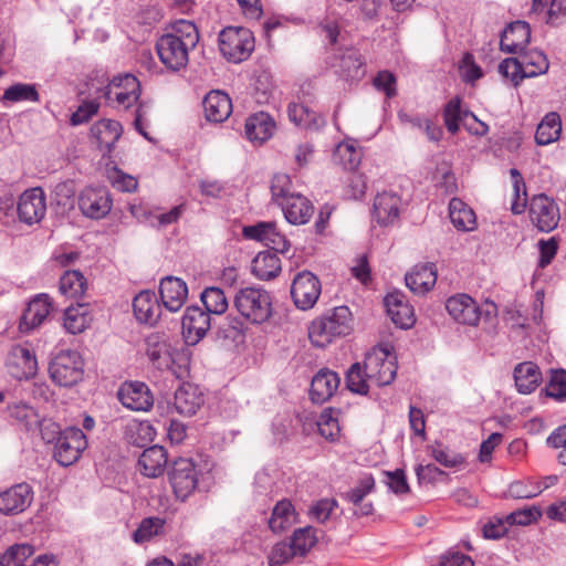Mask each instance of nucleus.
<instances>
[{
	"mask_svg": "<svg viewBox=\"0 0 566 566\" xmlns=\"http://www.w3.org/2000/svg\"><path fill=\"white\" fill-rule=\"evenodd\" d=\"M297 556L293 549L291 542L276 543L269 555L270 566H281L289 563L293 557Z\"/></svg>",
	"mask_w": 566,
	"mask_h": 566,
	"instance_id": "nucleus-60",
	"label": "nucleus"
},
{
	"mask_svg": "<svg viewBox=\"0 0 566 566\" xmlns=\"http://www.w3.org/2000/svg\"><path fill=\"white\" fill-rule=\"evenodd\" d=\"M123 127L119 122L103 118L91 127V135L96 140L103 154H109L119 139Z\"/></svg>",
	"mask_w": 566,
	"mask_h": 566,
	"instance_id": "nucleus-28",
	"label": "nucleus"
},
{
	"mask_svg": "<svg viewBox=\"0 0 566 566\" xmlns=\"http://www.w3.org/2000/svg\"><path fill=\"white\" fill-rule=\"evenodd\" d=\"M117 397L125 408L134 411H147L154 403L148 386L140 381L123 384L118 389Z\"/></svg>",
	"mask_w": 566,
	"mask_h": 566,
	"instance_id": "nucleus-18",
	"label": "nucleus"
},
{
	"mask_svg": "<svg viewBox=\"0 0 566 566\" xmlns=\"http://www.w3.org/2000/svg\"><path fill=\"white\" fill-rule=\"evenodd\" d=\"M219 50L224 59L232 63H241L254 51L253 32L244 27H227L218 38Z\"/></svg>",
	"mask_w": 566,
	"mask_h": 566,
	"instance_id": "nucleus-4",
	"label": "nucleus"
},
{
	"mask_svg": "<svg viewBox=\"0 0 566 566\" xmlns=\"http://www.w3.org/2000/svg\"><path fill=\"white\" fill-rule=\"evenodd\" d=\"M168 480L177 500L185 502L197 489L198 471L189 458L174 460L167 470Z\"/></svg>",
	"mask_w": 566,
	"mask_h": 566,
	"instance_id": "nucleus-6",
	"label": "nucleus"
},
{
	"mask_svg": "<svg viewBox=\"0 0 566 566\" xmlns=\"http://www.w3.org/2000/svg\"><path fill=\"white\" fill-rule=\"evenodd\" d=\"M428 452L431 458L444 468H458L465 462V458L461 453L451 450L440 442L428 446Z\"/></svg>",
	"mask_w": 566,
	"mask_h": 566,
	"instance_id": "nucleus-47",
	"label": "nucleus"
},
{
	"mask_svg": "<svg viewBox=\"0 0 566 566\" xmlns=\"http://www.w3.org/2000/svg\"><path fill=\"white\" fill-rule=\"evenodd\" d=\"M159 296L163 306L169 312H178L188 296L186 282L177 276H166L159 283Z\"/></svg>",
	"mask_w": 566,
	"mask_h": 566,
	"instance_id": "nucleus-22",
	"label": "nucleus"
},
{
	"mask_svg": "<svg viewBox=\"0 0 566 566\" xmlns=\"http://www.w3.org/2000/svg\"><path fill=\"white\" fill-rule=\"evenodd\" d=\"M166 521L159 516H149L140 521L133 533V541L136 544L149 542L155 536L164 534Z\"/></svg>",
	"mask_w": 566,
	"mask_h": 566,
	"instance_id": "nucleus-46",
	"label": "nucleus"
},
{
	"mask_svg": "<svg viewBox=\"0 0 566 566\" xmlns=\"http://www.w3.org/2000/svg\"><path fill=\"white\" fill-rule=\"evenodd\" d=\"M530 218L539 231L551 232L558 226L559 208L553 199L541 193L531 200Z\"/></svg>",
	"mask_w": 566,
	"mask_h": 566,
	"instance_id": "nucleus-10",
	"label": "nucleus"
},
{
	"mask_svg": "<svg viewBox=\"0 0 566 566\" xmlns=\"http://www.w3.org/2000/svg\"><path fill=\"white\" fill-rule=\"evenodd\" d=\"M281 272V260L276 253L263 251L252 261V273L260 280H271Z\"/></svg>",
	"mask_w": 566,
	"mask_h": 566,
	"instance_id": "nucleus-37",
	"label": "nucleus"
},
{
	"mask_svg": "<svg viewBox=\"0 0 566 566\" xmlns=\"http://www.w3.org/2000/svg\"><path fill=\"white\" fill-rule=\"evenodd\" d=\"M367 378L378 387L390 385L397 374L396 356L382 346H376L365 356Z\"/></svg>",
	"mask_w": 566,
	"mask_h": 566,
	"instance_id": "nucleus-5",
	"label": "nucleus"
},
{
	"mask_svg": "<svg viewBox=\"0 0 566 566\" xmlns=\"http://www.w3.org/2000/svg\"><path fill=\"white\" fill-rule=\"evenodd\" d=\"M510 174H511V177L513 180V196H514V199H513L512 206H511V210L513 213L520 214V213L524 212V210L526 208V202H527L526 187H525L524 179L517 169L512 168L510 170Z\"/></svg>",
	"mask_w": 566,
	"mask_h": 566,
	"instance_id": "nucleus-55",
	"label": "nucleus"
},
{
	"mask_svg": "<svg viewBox=\"0 0 566 566\" xmlns=\"http://www.w3.org/2000/svg\"><path fill=\"white\" fill-rule=\"evenodd\" d=\"M290 292L296 308L311 310L321 295V281L314 273L307 270L301 271L293 277Z\"/></svg>",
	"mask_w": 566,
	"mask_h": 566,
	"instance_id": "nucleus-8",
	"label": "nucleus"
},
{
	"mask_svg": "<svg viewBox=\"0 0 566 566\" xmlns=\"http://www.w3.org/2000/svg\"><path fill=\"white\" fill-rule=\"evenodd\" d=\"M287 115L291 122L306 129H317L324 124L323 117L301 103H290Z\"/></svg>",
	"mask_w": 566,
	"mask_h": 566,
	"instance_id": "nucleus-39",
	"label": "nucleus"
},
{
	"mask_svg": "<svg viewBox=\"0 0 566 566\" xmlns=\"http://www.w3.org/2000/svg\"><path fill=\"white\" fill-rule=\"evenodd\" d=\"M274 127L271 116L268 113L259 112L247 118L245 136L251 142L263 143L272 136Z\"/></svg>",
	"mask_w": 566,
	"mask_h": 566,
	"instance_id": "nucleus-34",
	"label": "nucleus"
},
{
	"mask_svg": "<svg viewBox=\"0 0 566 566\" xmlns=\"http://www.w3.org/2000/svg\"><path fill=\"white\" fill-rule=\"evenodd\" d=\"M386 484L389 490L397 495H403L410 492V486L407 482L406 473L402 469H396L395 471H385Z\"/></svg>",
	"mask_w": 566,
	"mask_h": 566,
	"instance_id": "nucleus-61",
	"label": "nucleus"
},
{
	"mask_svg": "<svg viewBox=\"0 0 566 566\" xmlns=\"http://www.w3.org/2000/svg\"><path fill=\"white\" fill-rule=\"evenodd\" d=\"M542 516L536 506L516 510L507 515L506 521L511 525H530Z\"/></svg>",
	"mask_w": 566,
	"mask_h": 566,
	"instance_id": "nucleus-63",
	"label": "nucleus"
},
{
	"mask_svg": "<svg viewBox=\"0 0 566 566\" xmlns=\"http://www.w3.org/2000/svg\"><path fill=\"white\" fill-rule=\"evenodd\" d=\"M33 553L34 548L29 544H14L0 557L6 566H27L25 562Z\"/></svg>",
	"mask_w": 566,
	"mask_h": 566,
	"instance_id": "nucleus-57",
	"label": "nucleus"
},
{
	"mask_svg": "<svg viewBox=\"0 0 566 566\" xmlns=\"http://www.w3.org/2000/svg\"><path fill=\"white\" fill-rule=\"evenodd\" d=\"M514 380L517 391L528 395L539 386L542 371L535 363L524 361L515 366Z\"/></svg>",
	"mask_w": 566,
	"mask_h": 566,
	"instance_id": "nucleus-33",
	"label": "nucleus"
},
{
	"mask_svg": "<svg viewBox=\"0 0 566 566\" xmlns=\"http://www.w3.org/2000/svg\"><path fill=\"white\" fill-rule=\"evenodd\" d=\"M340 384L337 373L323 368L312 379L310 398L314 403H324L336 392Z\"/></svg>",
	"mask_w": 566,
	"mask_h": 566,
	"instance_id": "nucleus-24",
	"label": "nucleus"
},
{
	"mask_svg": "<svg viewBox=\"0 0 566 566\" xmlns=\"http://www.w3.org/2000/svg\"><path fill=\"white\" fill-rule=\"evenodd\" d=\"M212 326L211 314L197 305L188 306L181 319L182 333L191 344L202 339Z\"/></svg>",
	"mask_w": 566,
	"mask_h": 566,
	"instance_id": "nucleus-15",
	"label": "nucleus"
},
{
	"mask_svg": "<svg viewBox=\"0 0 566 566\" xmlns=\"http://www.w3.org/2000/svg\"><path fill=\"white\" fill-rule=\"evenodd\" d=\"M124 436L127 443L138 448H144L154 441L156 437V430L147 420H133L126 424Z\"/></svg>",
	"mask_w": 566,
	"mask_h": 566,
	"instance_id": "nucleus-38",
	"label": "nucleus"
},
{
	"mask_svg": "<svg viewBox=\"0 0 566 566\" xmlns=\"http://www.w3.org/2000/svg\"><path fill=\"white\" fill-rule=\"evenodd\" d=\"M8 373L18 380H28L38 373V360L33 350L29 347L13 345L6 358Z\"/></svg>",
	"mask_w": 566,
	"mask_h": 566,
	"instance_id": "nucleus-9",
	"label": "nucleus"
},
{
	"mask_svg": "<svg viewBox=\"0 0 566 566\" xmlns=\"http://www.w3.org/2000/svg\"><path fill=\"white\" fill-rule=\"evenodd\" d=\"M39 93L33 84L17 83L9 86L3 93V99L13 103L22 101L39 102Z\"/></svg>",
	"mask_w": 566,
	"mask_h": 566,
	"instance_id": "nucleus-54",
	"label": "nucleus"
},
{
	"mask_svg": "<svg viewBox=\"0 0 566 566\" xmlns=\"http://www.w3.org/2000/svg\"><path fill=\"white\" fill-rule=\"evenodd\" d=\"M562 132V122L557 113L551 112L544 116L537 126L535 142L537 145L546 146L556 142Z\"/></svg>",
	"mask_w": 566,
	"mask_h": 566,
	"instance_id": "nucleus-40",
	"label": "nucleus"
},
{
	"mask_svg": "<svg viewBox=\"0 0 566 566\" xmlns=\"http://www.w3.org/2000/svg\"><path fill=\"white\" fill-rule=\"evenodd\" d=\"M244 322L242 318L237 316H227L217 328L218 339L229 340L232 343L241 342L244 338Z\"/></svg>",
	"mask_w": 566,
	"mask_h": 566,
	"instance_id": "nucleus-49",
	"label": "nucleus"
},
{
	"mask_svg": "<svg viewBox=\"0 0 566 566\" xmlns=\"http://www.w3.org/2000/svg\"><path fill=\"white\" fill-rule=\"evenodd\" d=\"M408 289L416 294H424L430 291L437 282V270L434 264L427 263L416 266L405 277Z\"/></svg>",
	"mask_w": 566,
	"mask_h": 566,
	"instance_id": "nucleus-32",
	"label": "nucleus"
},
{
	"mask_svg": "<svg viewBox=\"0 0 566 566\" xmlns=\"http://www.w3.org/2000/svg\"><path fill=\"white\" fill-rule=\"evenodd\" d=\"M499 72L504 77L510 78L515 86H517L524 78H527V76L524 75L518 57L504 59L499 65Z\"/></svg>",
	"mask_w": 566,
	"mask_h": 566,
	"instance_id": "nucleus-59",
	"label": "nucleus"
},
{
	"mask_svg": "<svg viewBox=\"0 0 566 566\" xmlns=\"http://www.w3.org/2000/svg\"><path fill=\"white\" fill-rule=\"evenodd\" d=\"M164 35L182 41L185 45L191 50L195 49L199 42V32L196 24L184 19L171 23L169 31Z\"/></svg>",
	"mask_w": 566,
	"mask_h": 566,
	"instance_id": "nucleus-43",
	"label": "nucleus"
},
{
	"mask_svg": "<svg viewBox=\"0 0 566 566\" xmlns=\"http://www.w3.org/2000/svg\"><path fill=\"white\" fill-rule=\"evenodd\" d=\"M242 233L247 239L262 242L274 253H285L290 249V241L277 230L274 222H259L254 226H247Z\"/></svg>",
	"mask_w": 566,
	"mask_h": 566,
	"instance_id": "nucleus-12",
	"label": "nucleus"
},
{
	"mask_svg": "<svg viewBox=\"0 0 566 566\" xmlns=\"http://www.w3.org/2000/svg\"><path fill=\"white\" fill-rule=\"evenodd\" d=\"M547 443L555 449H560L557 458L560 464L566 465V423L549 434Z\"/></svg>",
	"mask_w": 566,
	"mask_h": 566,
	"instance_id": "nucleus-64",
	"label": "nucleus"
},
{
	"mask_svg": "<svg viewBox=\"0 0 566 566\" xmlns=\"http://www.w3.org/2000/svg\"><path fill=\"white\" fill-rule=\"evenodd\" d=\"M352 313L347 306H337L316 317L308 327L313 346L324 348L335 338L349 334Z\"/></svg>",
	"mask_w": 566,
	"mask_h": 566,
	"instance_id": "nucleus-1",
	"label": "nucleus"
},
{
	"mask_svg": "<svg viewBox=\"0 0 566 566\" xmlns=\"http://www.w3.org/2000/svg\"><path fill=\"white\" fill-rule=\"evenodd\" d=\"M401 199L394 192L384 191L375 197L373 216L378 224L391 226L399 218Z\"/></svg>",
	"mask_w": 566,
	"mask_h": 566,
	"instance_id": "nucleus-25",
	"label": "nucleus"
},
{
	"mask_svg": "<svg viewBox=\"0 0 566 566\" xmlns=\"http://www.w3.org/2000/svg\"><path fill=\"white\" fill-rule=\"evenodd\" d=\"M78 209L91 219H102L112 209V198L104 188H85L78 196Z\"/></svg>",
	"mask_w": 566,
	"mask_h": 566,
	"instance_id": "nucleus-14",
	"label": "nucleus"
},
{
	"mask_svg": "<svg viewBox=\"0 0 566 566\" xmlns=\"http://www.w3.org/2000/svg\"><path fill=\"white\" fill-rule=\"evenodd\" d=\"M298 514L291 500L282 499L272 509L268 526L274 534H282L297 523Z\"/></svg>",
	"mask_w": 566,
	"mask_h": 566,
	"instance_id": "nucleus-31",
	"label": "nucleus"
},
{
	"mask_svg": "<svg viewBox=\"0 0 566 566\" xmlns=\"http://www.w3.org/2000/svg\"><path fill=\"white\" fill-rule=\"evenodd\" d=\"M233 305L240 315L252 324H262L272 315L271 295L261 287L240 289L233 297Z\"/></svg>",
	"mask_w": 566,
	"mask_h": 566,
	"instance_id": "nucleus-2",
	"label": "nucleus"
},
{
	"mask_svg": "<svg viewBox=\"0 0 566 566\" xmlns=\"http://www.w3.org/2000/svg\"><path fill=\"white\" fill-rule=\"evenodd\" d=\"M87 448L86 436L80 428L69 427L59 432L54 448V459L62 467L75 463Z\"/></svg>",
	"mask_w": 566,
	"mask_h": 566,
	"instance_id": "nucleus-7",
	"label": "nucleus"
},
{
	"mask_svg": "<svg viewBox=\"0 0 566 566\" xmlns=\"http://www.w3.org/2000/svg\"><path fill=\"white\" fill-rule=\"evenodd\" d=\"M446 310L455 322L470 326L478 325L482 315L478 303L464 293L450 296L446 302Z\"/></svg>",
	"mask_w": 566,
	"mask_h": 566,
	"instance_id": "nucleus-16",
	"label": "nucleus"
},
{
	"mask_svg": "<svg viewBox=\"0 0 566 566\" xmlns=\"http://www.w3.org/2000/svg\"><path fill=\"white\" fill-rule=\"evenodd\" d=\"M51 380L60 387H73L84 378V360L81 354L63 349L55 354L49 364Z\"/></svg>",
	"mask_w": 566,
	"mask_h": 566,
	"instance_id": "nucleus-3",
	"label": "nucleus"
},
{
	"mask_svg": "<svg viewBox=\"0 0 566 566\" xmlns=\"http://www.w3.org/2000/svg\"><path fill=\"white\" fill-rule=\"evenodd\" d=\"M51 306V298L48 294L41 293L35 295L28 303L21 315L19 322V331L21 333L28 334L38 328L50 314Z\"/></svg>",
	"mask_w": 566,
	"mask_h": 566,
	"instance_id": "nucleus-19",
	"label": "nucleus"
},
{
	"mask_svg": "<svg viewBox=\"0 0 566 566\" xmlns=\"http://www.w3.org/2000/svg\"><path fill=\"white\" fill-rule=\"evenodd\" d=\"M295 554L304 557L317 543L316 530L313 526L296 528L290 539Z\"/></svg>",
	"mask_w": 566,
	"mask_h": 566,
	"instance_id": "nucleus-48",
	"label": "nucleus"
},
{
	"mask_svg": "<svg viewBox=\"0 0 566 566\" xmlns=\"http://www.w3.org/2000/svg\"><path fill=\"white\" fill-rule=\"evenodd\" d=\"M20 221L34 224L41 221L46 211L45 196L41 188L25 190L18 202Z\"/></svg>",
	"mask_w": 566,
	"mask_h": 566,
	"instance_id": "nucleus-17",
	"label": "nucleus"
},
{
	"mask_svg": "<svg viewBox=\"0 0 566 566\" xmlns=\"http://www.w3.org/2000/svg\"><path fill=\"white\" fill-rule=\"evenodd\" d=\"M279 206L291 224H305L314 212L311 201L300 193L290 195Z\"/></svg>",
	"mask_w": 566,
	"mask_h": 566,
	"instance_id": "nucleus-30",
	"label": "nucleus"
},
{
	"mask_svg": "<svg viewBox=\"0 0 566 566\" xmlns=\"http://www.w3.org/2000/svg\"><path fill=\"white\" fill-rule=\"evenodd\" d=\"M449 217L452 224L461 231H472L476 226L474 211L459 198L450 200Z\"/></svg>",
	"mask_w": 566,
	"mask_h": 566,
	"instance_id": "nucleus-36",
	"label": "nucleus"
},
{
	"mask_svg": "<svg viewBox=\"0 0 566 566\" xmlns=\"http://www.w3.org/2000/svg\"><path fill=\"white\" fill-rule=\"evenodd\" d=\"M334 66L346 80H358L365 74L363 56L353 48L346 49Z\"/></svg>",
	"mask_w": 566,
	"mask_h": 566,
	"instance_id": "nucleus-35",
	"label": "nucleus"
},
{
	"mask_svg": "<svg viewBox=\"0 0 566 566\" xmlns=\"http://www.w3.org/2000/svg\"><path fill=\"white\" fill-rule=\"evenodd\" d=\"M168 468V452L158 444L146 448L138 458L137 469L148 479L161 476Z\"/></svg>",
	"mask_w": 566,
	"mask_h": 566,
	"instance_id": "nucleus-20",
	"label": "nucleus"
},
{
	"mask_svg": "<svg viewBox=\"0 0 566 566\" xmlns=\"http://www.w3.org/2000/svg\"><path fill=\"white\" fill-rule=\"evenodd\" d=\"M387 313L392 323L403 329L413 326L416 318L412 306L401 291L388 293L384 298Z\"/></svg>",
	"mask_w": 566,
	"mask_h": 566,
	"instance_id": "nucleus-21",
	"label": "nucleus"
},
{
	"mask_svg": "<svg viewBox=\"0 0 566 566\" xmlns=\"http://www.w3.org/2000/svg\"><path fill=\"white\" fill-rule=\"evenodd\" d=\"M133 311L137 321L155 325L161 315V305L155 292H139L133 300Z\"/></svg>",
	"mask_w": 566,
	"mask_h": 566,
	"instance_id": "nucleus-26",
	"label": "nucleus"
},
{
	"mask_svg": "<svg viewBox=\"0 0 566 566\" xmlns=\"http://www.w3.org/2000/svg\"><path fill=\"white\" fill-rule=\"evenodd\" d=\"M113 90H122L130 95H140V84L133 74H124L114 76L113 80L103 88V96L107 101H112Z\"/></svg>",
	"mask_w": 566,
	"mask_h": 566,
	"instance_id": "nucleus-51",
	"label": "nucleus"
},
{
	"mask_svg": "<svg viewBox=\"0 0 566 566\" xmlns=\"http://www.w3.org/2000/svg\"><path fill=\"white\" fill-rule=\"evenodd\" d=\"M87 314L83 305L70 306L64 312V327L71 334L82 333L87 326Z\"/></svg>",
	"mask_w": 566,
	"mask_h": 566,
	"instance_id": "nucleus-53",
	"label": "nucleus"
},
{
	"mask_svg": "<svg viewBox=\"0 0 566 566\" xmlns=\"http://www.w3.org/2000/svg\"><path fill=\"white\" fill-rule=\"evenodd\" d=\"M202 106L207 120L211 123H222L232 113L231 98L221 91L209 92L203 98Z\"/></svg>",
	"mask_w": 566,
	"mask_h": 566,
	"instance_id": "nucleus-29",
	"label": "nucleus"
},
{
	"mask_svg": "<svg viewBox=\"0 0 566 566\" xmlns=\"http://www.w3.org/2000/svg\"><path fill=\"white\" fill-rule=\"evenodd\" d=\"M370 380L367 378L365 364L355 363L346 373V387L354 394L367 395Z\"/></svg>",
	"mask_w": 566,
	"mask_h": 566,
	"instance_id": "nucleus-50",
	"label": "nucleus"
},
{
	"mask_svg": "<svg viewBox=\"0 0 566 566\" xmlns=\"http://www.w3.org/2000/svg\"><path fill=\"white\" fill-rule=\"evenodd\" d=\"M160 62L172 72L185 69L189 61V49L185 43L171 36L161 35L156 43Z\"/></svg>",
	"mask_w": 566,
	"mask_h": 566,
	"instance_id": "nucleus-11",
	"label": "nucleus"
},
{
	"mask_svg": "<svg viewBox=\"0 0 566 566\" xmlns=\"http://www.w3.org/2000/svg\"><path fill=\"white\" fill-rule=\"evenodd\" d=\"M203 394L197 385L185 382L175 392L174 406L176 411L186 417H191L203 405Z\"/></svg>",
	"mask_w": 566,
	"mask_h": 566,
	"instance_id": "nucleus-27",
	"label": "nucleus"
},
{
	"mask_svg": "<svg viewBox=\"0 0 566 566\" xmlns=\"http://www.w3.org/2000/svg\"><path fill=\"white\" fill-rule=\"evenodd\" d=\"M549 380L544 389L547 397L562 401L566 398V369H551Z\"/></svg>",
	"mask_w": 566,
	"mask_h": 566,
	"instance_id": "nucleus-56",
	"label": "nucleus"
},
{
	"mask_svg": "<svg viewBox=\"0 0 566 566\" xmlns=\"http://www.w3.org/2000/svg\"><path fill=\"white\" fill-rule=\"evenodd\" d=\"M99 109V103L96 101H85L71 115L70 123L73 126H78L87 123Z\"/></svg>",
	"mask_w": 566,
	"mask_h": 566,
	"instance_id": "nucleus-62",
	"label": "nucleus"
},
{
	"mask_svg": "<svg viewBox=\"0 0 566 566\" xmlns=\"http://www.w3.org/2000/svg\"><path fill=\"white\" fill-rule=\"evenodd\" d=\"M205 310L211 315H222L229 307L226 293L218 286H208L200 294Z\"/></svg>",
	"mask_w": 566,
	"mask_h": 566,
	"instance_id": "nucleus-44",
	"label": "nucleus"
},
{
	"mask_svg": "<svg viewBox=\"0 0 566 566\" xmlns=\"http://www.w3.org/2000/svg\"><path fill=\"white\" fill-rule=\"evenodd\" d=\"M86 289L87 281L77 270H67L60 277L59 291L67 298L82 297Z\"/></svg>",
	"mask_w": 566,
	"mask_h": 566,
	"instance_id": "nucleus-41",
	"label": "nucleus"
},
{
	"mask_svg": "<svg viewBox=\"0 0 566 566\" xmlns=\"http://www.w3.org/2000/svg\"><path fill=\"white\" fill-rule=\"evenodd\" d=\"M334 157L339 160L344 169L355 170L361 161V150L353 143H340L336 147Z\"/></svg>",
	"mask_w": 566,
	"mask_h": 566,
	"instance_id": "nucleus-52",
	"label": "nucleus"
},
{
	"mask_svg": "<svg viewBox=\"0 0 566 566\" xmlns=\"http://www.w3.org/2000/svg\"><path fill=\"white\" fill-rule=\"evenodd\" d=\"M34 492L27 482H21L0 492V513L18 515L24 512L33 502Z\"/></svg>",
	"mask_w": 566,
	"mask_h": 566,
	"instance_id": "nucleus-13",
	"label": "nucleus"
},
{
	"mask_svg": "<svg viewBox=\"0 0 566 566\" xmlns=\"http://www.w3.org/2000/svg\"><path fill=\"white\" fill-rule=\"evenodd\" d=\"M470 113V111L461 108V99L459 97L450 99L443 109V119L448 132L452 135L457 134L460 129V124L462 123L464 126V123H468Z\"/></svg>",
	"mask_w": 566,
	"mask_h": 566,
	"instance_id": "nucleus-45",
	"label": "nucleus"
},
{
	"mask_svg": "<svg viewBox=\"0 0 566 566\" xmlns=\"http://www.w3.org/2000/svg\"><path fill=\"white\" fill-rule=\"evenodd\" d=\"M292 181L286 174H275L271 180V193L272 200L280 205L283 200L287 199L290 195H293L290 189Z\"/></svg>",
	"mask_w": 566,
	"mask_h": 566,
	"instance_id": "nucleus-58",
	"label": "nucleus"
},
{
	"mask_svg": "<svg viewBox=\"0 0 566 566\" xmlns=\"http://www.w3.org/2000/svg\"><path fill=\"white\" fill-rule=\"evenodd\" d=\"M531 40V28L525 21H514L502 32L500 40L501 51L510 54L522 53Z\"/></svg>",
	"mask_w": 566,
	"mask_h": 566,
	"instance_id": "nucleus-23",
	"label": "nucleus"
},
{
	"mask_svg": "<svg viewBox=\"0 0 566 566\" xmlns=\"http://www.w3.org/2000/svg\"><path fill=\"white\" fill-rule=\"evenodd\" d=\"M520 62L527 77H535L545 74L548 71L549 62L547 56L537 50H531L520 53Z\"/></svg>",
	"mask_w": 566,
	"mask_h": 566,
	"instance_id": "nucleus-42",
	"label": "nucleus"
}]
</instances>
